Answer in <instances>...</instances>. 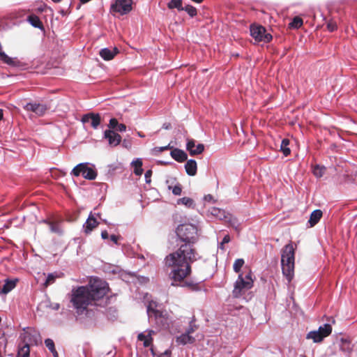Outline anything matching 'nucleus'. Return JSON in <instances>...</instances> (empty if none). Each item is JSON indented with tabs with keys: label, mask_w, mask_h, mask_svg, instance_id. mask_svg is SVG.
<instances>
[{
	"label": "nucleus",
	"mask_w": 357,
	"mask_h": 357,
	"mask_svg": "<svg viewBox=\"0 0 357 357\" xmlns=\"http://www.w3.org/2000/svg\"><path fill=\"white\" fill-rule=\"evenodd\" d=\"M104 137L108 140L109 145L116 146L121 140V137L112 130H106L104 132Z\"/></svg>",
	"instance_id": "13"
},
{
	"label": "nucleus",
	"mask_w": 357,
	"mask_h": 357,
	"mask_svg": "<svg viewBox=\"0 0 357 357\" xmlns=\"http://www.w3.org/2000/svg\"><path fill=\"white\" fill-rule=\"evenodd\" d=\"M165 147H167V150L172 149V147L170 146V144L165 146Z\"/></svg>",
	"instance_id": "56"
},
{
	"label": "nucleus",
	"mask_w": 357,
	"mask_h": 357,
	"mask_svg": "<svg viewBox=\"0 0 357 357\" xmlns=\"http://www.w3.org/2000/svg\"><path fill=\"white\" fill-rule=\"evenodd\" d=\"M90 0H80V1L82 3H87L88 1H89Z\"/></svg>",
	"instance_id": "52"
},
{
	"label": "nucleus",
	"mask_w": 357,
	"mask_h": 357,
	"mask_svg": "<svg viewBox=\"0 0 357 357\" xmlns=\"http://www.w3.org/2000/svg\"><path fill=\"white\" fill-rule=\"evenodd\" d=\"M183 10H185L191 17H194L197 15V9L192 6H186L185 8H183Z\"/></svg>",
	"instance_id": "36"
},
{
	"label": "nucleus",
	"mask_w": 357,
	"mask_h": 357,
	"mask_svg": "<svg viewBox=\"0 0 357 357\" xmlns=\"http://www.w3.org/2000/svg\"><path fill=\"white\" fill-rule=\"evenodd\" d=\"M45 346L47 347V349L50 351V352L52 354V355L56 354V350L54 347V343L52 340L51 339H46L45 340Z\"/></svg>",
	"instance_id": "32"
},
{
	"label": "nucleus",
	"mask_w": 357,
	"mask_h": 357,
	"mask_svg": "<svg viewBox=\"0 0 357 357\" xmlns=\"http://www.w3.org/2000/svg\"><path fill=\"white\" fill-rule=\"evenodd\" d=\"M204 199L206 201H211L213 199V197L211 195H208L205 196Z\"/></svg>",
	"instance_id": "48"
},
{
	"label": "nucleus",
	"mask_w": 357,
	"mask_h": 357,
	"mask_svg": "<svg viewBox=\"0 0 357 357\" xmlns=\"http://www.w3.org/2000/svg\"><path fill=\"white\" fill-rule=\"evenodd\" d=\"M1 339H2V341L1 342V343L6 344V338L3 336L1 337Z\"/></svg>",
	"instance_id": "50"
},
{
	"label": "nucleus",
	"mask_w": 357,
	"mask_h": 357,
	"mask_svg": "<svg viewBox=\"0 0 357 357\" xmlns=\"http://www.w3.org/2000/svg\"><path fill=\"white\" fill-rule=\"evenodd\" d=\"M118 50L114 48L113 50L109 48H103L100 51V56L106 61L112 59L114 56L117 54Z\"/></svg>",
	"instance_id": "21"
},
{
	"label": "nucleus",
	"mask_w": 357,
	"mask_h": 357,
	"mask_svg": "<svg viewBox=\"0 0 357 357\" xmlns=\"http://www.w3.org/2000/svg\"><path fill=\"white\" fill-rule=\"evenodd\" d=\"M195 341L194 337L190 335L189 334L184 333L179 336L176 337V342L178 345H185L187 344H192Z\"/></svg>",
	"instance_id": "16"
},
{
	"label": "nucleus",
	"mask_w": 357,
	"mask_h": 357,
	"mask_svg": "<svg viewBox=\"0 0 357 357\" xmlns=\"http://www.w3.org/2000/svg\"><path fill=\"white\" fill-rule=\"evenodd\" d=\"M53 357H59L58 353L56 352V354L53 355Z\"/></svg>",
	"instance_id": "59"
},
{
	"label": "nucleus",
	"mask_w": 357,
	"mask_h": 357,
	"mask_svg": "<svg viewBox=\"0 0 357 357\" xmlns=\"http://www.w3.org/2000/svg\"><path fill=\"white\" fill-rule=\"evenodd\" d=\"M158 307L155 301H150L147 305L148 316L150 319L154 317L158 324L166 327L169 325L168 314L166 311L158 309Z\"/></svg>",
	"instance_id": "5"
},
{
	"label": "nucleus",
	"mask_w": 357,
	"mask_h": 357,
	"mask_svg": "<svg viewBox=\"0 0 357 357\" xmlns=\"http://www.w3.org/2000/svg\"><path fill=\"white\" fill-rule=\"evenodd\" d=\"M198 229L195 225H180L176 229V234L184 242L174 252L169 254L165 258V264L172 268L169 273L172 280V284L178 285L179 283L190 275L191 273L190 264L198 259V254L192 247L197 239Z\"/></svg>",
	"instance_id": "1"
},
{
	"label": "nucleus",
	"mask_w": 357,
	"mask_h": 357,
	"mask_svg": "<svg viewBox=\"0 0 357 357\" xmlns=\"http://www.w3.org/2000/svg\"><path fill=\"white\" fill-rule=\"evenodd\" d=\"M3 111L1 109H0V121L3 119Z\"/></svg>",
	"instance_id": "51"
},
{
	"label": "nucleus",
	"mask_w": 357,
	"mask_h": 357,
	"mask_svg": "<svg viewBox=\"0 0 357 357\" xmlns=\"http://www.w3.org/2000/svg\"><path fill=\"white\" fill-rule=\"evenodd\" d=\"M49 225H50V229L51 231L54 232V233H58V234L61 233V229L58 224H54V223L50 222V223H49Z\"/></svg>",
	"instance_id": "37"
},
{
	"label": "nucleus",
	"mask_w": 357,
	"mask_h": 357,
	"mask_svg": "<svg viewBox=\"0 0 357 357\" xmlns=\"http://www.w3.org/2000/svg\"><path fill=\"white\" fill-rule=\"evenodd\" d=\"M332 332V326L329 324L320 326L317 330L309 332L306 338L312 340L314 343H319Z\"/></svg>",
	"instance_id": "6"
},
{
	"label": "nucleus",
	"mask_w": 357,
	"mask_h": 357,
	"mask_svg": "<svg viewBox=\"0 0 357 357\" xmlns=\"http://www.w3.org/2000/svg\"><path fill=\"white\" fill-rule=\"evenodd\" d=\"M182 189L180 185H176L172 188V193L175 195H180L181 193Z\"/></svg>",
	"instance_id": "38"
},
{
	"label": "nucleus",
	"mask_w": 357,
	"mask_h": 357,
	"mask_svg": "<svg viewBox=\"0 0 357 357\" xmlns=\"http://www.w3.org/2000/svg\"><path fill=\"white\" fill-rule=\"evenodd\" d=\"M289 25L291 28L298 29L303 25V20L299 17H295Z\"/></svg>",
	"instance_id": "33"
},
{
	"label": "nucleus",
	"mask_w": 357,
	"mask_h": 357,
	"mask_svg": "<svg viewBox=\"0 0 357 357\" xmlns=\"http://www.w3.org/2000/svg\"><path fill=\"white\" fill-rule=\"evenodd\" d=\"M119 236L116 235H111L110 236L111 241L114 242V243H115L116 245H118V240L119 239Z\"/></svg>",
	"instance_id": "44"
},
{
	"label": "nucleus",
	"mask_w": 357,
	"mask_h": 357,
	"mask_svg": "<svg viewBox=\"0 0 357 357\" xmlns=\"http://www.w3.org/2000/svg\"><path fill=\"white\" fill-rule=\"evenodd\" d=\"M81 121L83 123L90 122L91 126L96 129L100 123V116L98 114L89 113L82 117Z\"/></svg>",
	"instance_id": "10"
},
{
	"label": "nucleus",
	"mask_w": 357,
	"mask_h": 357,
	"mask_svg": "<svg viewBox=\"0 0 357 357\" xmlns=\"http://www.w3.org/2000/svg\"><path fill=\"white\" fill-rule=\"evenodd\" d=\"M254 279L250 269L238 274L234 284L233 296L239 298L253 287Z\"/></svg>",
	"instance_id": "4"
},
{
	"label": "nucleus",
	"mask_w": 357,
	"mask_h": 357,
	"mask_svg": "<svg viewBox=\"0 0 357 357\" xmlns=\"http://www.w3.org/2000/svg\"><path fill=\"white\" fill-rule=\"evenodd\" d=\"M71 174L75 176L82 175L84 178L89 180H93L97 176L95 169L88 163H80L77 165L73 169Z\"/></svg>",
	"instance_id": "7"
},
{
	"label": "nucleus",
	"mask_w": 357,
	"mask_h": 357,
	"mask_svg": "<svg viewBox=\"0 0 357 357\" xmlns=\"http://www.w3.org/2000/svg\"><path fill=\"white\" fill-rule=\"evenodd\" d=\"M131 165L134 167V173L137 176H141L143 173L142 161L140 158L133 160Z\"/></svg>",
	"instance_id": "24"
},
{
	"label": "nucleus",
	"mask_w": 357,
	"mask_h": 357,
	"mask_svg": "<svg viewBox=\"0 0 357 357\" xmlns=\"http://www.w3.org/2000/svg\"><path fill=\"white\" fill-rule=\"evenodd\" d=\"M325 169L324 166L317 165L313 167L312 172L316 177L321 178L324 174Z\"/></svg>",
	"instance_id": "27"
},
{
	"label": "nucleus",
	"mask_w": 357,
	"mask_h": 357,
	"mask_svg": "<svg viewBox=\"0 0 357 357\" xmlns=\"http://www.w3.org/2000/svg\"><path fill=\"white\" fill-rule=\"evenodd\" d=\"M211 213L213 216L220 220L227 219L229 215V214L227 213L224 210L215 207L211 209Z\"/></svg>",
	"instance_id": "23"
},
{
	"label": "nucleus",
	"mask_w": 357,
	"mask_h": 357,
	"mask_svg": "<svg viewBox=\"0 0 357 357\" xmlns=\"http://www.w3.org/2000/svg\"><path fill=\"white\" fill-rule=\"evenodd\" d=\"M24 108L26 111L33 112L38 116L43 115L47 110V107L45 105L39 103L29 102L24 106Z\"/></svg>",
	"instance_id": "12"
},
{
	"label": "nucleus",
	"mask_w": 357,
	"mask_h": 357,
	"mask_svg": "<svg viewBox=\"0 0 357 357\" xmlns=\"http://www.w3.org/2000/svg\"><path fill=\"white\" fill-rule=\"evenodd\" d=\"M295 249L291 243L286 245L282 251L281 265L282 273L289 282L294 275Z\"/></svg>",
	"instance_id": "3"
},
{
	"label": "nucleus",
	"mask_w": 357,
	"mask_h": 357,
	"mask_svg": "<svg viewBox=\"0 0 357 357\" xmlns=\"http://www.w3.org/2000/svg\"><path fill=\"white\" fill-rule=\"evenodd\" d=\"M170 355L171 352L167 350L164 353L161 354L158 357H170Z\"/></svg>",
	"instance_id": "46"
},
{
	"label": "nucleus",
	"mask_w": 357,
	"mask_h": 357,
	"mask_svg": "<svg viewBox=\"0 0 357 357\" xmlns=\"http://www.w3.org/2000/svg\"><path fill=\"white\" fill-rule=\"evenodd\" d=\"M101 237H102V238H103V239H107V238H108L109 235H108V233H107V231L106 230L102 231L101 232Z\"/></svg>",
	"instance_id": "47"
},
{
	"label": "nucleus",
	"mask_w": 357,
	"mask_h": 357,
	"mask_svg": "<svg viewBox=\"0 0 357 357\" xmlns=\"http://www.w3.org/2000/svg\"><path fill=\"white\" fill-rule=\"evenodd\" d=\"M153 333V331H148L144 333H141L138 335L137 338L139 341L143 342V344L145 347H148L152 344V335Z\"/></svg>",
	"instance_id": "15"
},
{
	"label": "nucleus",
	"mask_w": 357,
	"mask_h": 357,
	"mask_svg": "<svg viewBox=\"0 0 357 357\" xmlns=\"http://www.w3.org/2000/svg\"><path fill=\"white\" fill-rule=\"evenodd\" d=\"M116 130L118 131H120V132H123L126 130V125L123 124V123H119L117 128H116Z\"/></svg>",
	"instance_id": "42"
},
{
	"label": "nucleus",
	"mask_w": 357,
	"mask_h": 357,
	"mask_svg": "<svg viewBox=\"0 0 357 357\" xmlns=\"http://www.w3.org/2000/svg\"><path fill=\"white\" fill-rule=\"evenodd\" d=\"M98 225V222L94 215L91 213L84 225V230L86 234H90L92 230Z\"/></svg>",
	"instance_id": "14"
},
{
	"label": "nucleus",
	"mask_w": 357,
	"mask_h": 357,
	"mask_svg": "<svg viewBox=\"0 0 357 357\" xmlns=\"http://www.w3.org/2000/svg\"><path fill=\"white\" fill-rule=\"evenodd\" d=\"M108 291L105 281L93 279L88 286H81L73 289L71 303L78 314H87L89 305L102 298Z\"/></svg>",
	"instance_id": "2"
},
{
	"label": "nucleus",
	"mask_w": 357,
	"mask_h": 357,
	"mask_svg": "<svg viewBox=\"0 0 357 357\" xmlns=\"http://www.w3.org/2000/svg\"><path fill=\"white\" fill-rule=\"evenodd\" d=\"M219 248L224 250V245H222V243H220Z\"/></svg>",
	"instance_id": "54"
},
{
	"label": "nucleus",
	"mask_w": 357,
	"mask_h": 357,
	"mask_svg": "<svg viewBox=\"0 0 357 357\" xmlns=\"http://www.w3.org/2000/svg\"><path fill=\"white\" fill-rule=\"evenodd\" d=\"M17 282V279L15 280H6L4 284L0 287V293L6 294L13 290Z\"/></svg>",
	"instance_id": "17"
},
{
	"label": "nucleus",
	"mask_w": 357,
	"mask_h": 357,
	"mask_svg": "<svg viewBox=\"0 0 357 357\" xmlns=\"http://www.w3.org/2000/svg\"><path fill=\"white\" fill-rule=\"evenodd\" d=\"M31 331H32V330H31V329H28V331L25 332V334H26V335H27V334H29Z\"/></svg>",
	"instance_id": "55"
},
{
	"label": "nucleus",
	"mask_w": 357,
	"mask_h": 357,
	"mask_svg": "<svg viewBox=\"0 0 357 357\" xmlns=\"http://www.w3.org/2000/svg\"><path fill=\"white\" fill-rule=\"evenodd\" d=\"M171 156L176 161L181 162L187 160L188 155L186 153L178 149H174L171 151Z\"/></svg>",
	"instance_id": "20"
},
{
	"label": "nucleus",
	"mask_w": 357,
	"mask_h": 357,
	"mask_svg": "<svg viewBox=\"0 0 357 357\" xmlns=\"http://www.w3.org/2000/svg\"><path fill=\"white\" fill-rule=\"evenodd\" d=\"M59 277V275L56 273H50L47 276V279L45 282V286L47 287L48 285L54 282L56 278Z\"/></svg>",
	"instance_id": "34"
},
{
	"label": "nucleus",
	"mask_w": 357,
	"mask_h": 357,
	"mask_svg": "<svg viewBox=\"0 0 357 357\" xmlns=\"http://www.w3.org/2000/svg\"><path fill=\"white\" fill-rule=\"evenodd\" d=\"M152 172L151 170H148L145 173V180L146 183L151 182V176Z\"/></svg>",
	"instance_id": "41"
},
{
	"label": "nucleus",
	"mask_w": 357,
	"mask_h": 357,
	"mask_svg": "<svg viewBox=\"0 0 357 357\" xmlns=\"http://www.w3.org/2000/svg\"><path fill=\"white\" fill-rule=\"evenodd\" d=\"M156 149H157L158 150V151H160V152H162V151H163L167 150V147H165V146H160V147H158V148H156Z\"/></svg>",
	"instance_id": "49"
},
{
	"label": "nucleus",
	"mask_w": 357,
	"mask_h": 357,
	"mask_svg": "<svg viewBox=\"0 0 357 357\" xmlns=\"http://www.w3.org/2000/svg\"><path fill=\"white\" fill-rule=\"evenodd\" d=\"M49 307L52 308L54 310H58L60 307V305L59 303H50L48 305Z\"/></svg>",
	"instance_id": "43"
},
{
	"label": "nucleus",
	"mask_w": 357,
	"mask_h": 357,
	"mask_svg": "<svg viewBox=\"0 0 357 357\" xmlns=\"http://www.w3.org/2000/svg\"><path fill=\"white\" fill-rule=\"evenodd\" d=\"M96 215L100 218V213H97Z\"/></svg>",
	"instance_id": "60"
},
{
	"label": "nucleus",
	"mask_w": 357,
	"mask_h": 357,
	"mask_svg": "<svg viewBox=\"0 0 357 357\" xmlns=\"http://www.w3.org/2000/svg\"><path fill=\"white\" fill-rule=\"evenodd\" d=\"M230 241V237L229 235H225L222 241V245L225 243H228Z\"/></svg>",
	"instance_id": "45"
},
{
	"label": "nucleus",
	"mask_w": 357,
	"mask_h": 357,
	"mask_svg": "<svg viewBox=\"0 0 357 357\" xmlns=\"http://www.w3.org/2000/svg\"><path fill=\"white\" fill-rule=\"evenodd\" d=\"M244 264H245V261L243 259H237L236 260H235L234 265H233V269H234V272L237 273L238 274L241 273V269L243 266Z\"/></svg>",
	"instance_id": "30"
},
{
	"label": "nucleus",
	"mask_w": 357,
	"mask_h": 357,
	"mask_svg": "<svg viewBox=\"0 0 357 357\" xmlns=\"http://www.w3.org/2000/svg\"><path fill=\"white\" fill-rule=\"evenodd\" d=\"M55 3H59L60 2L61 0H52Z\"/></svg>",
	"instance_id": "57"
},
{
	"label": "nucleus",
	"mask_w": 357,
	"mask_h": 357,
	"mask_svg": "<svg viewBox=\"0 0 357 357\" xmlns=\"http://www.w3.org/2000/svg\"><path fill=\"white\" fill-rule=\"evenodd\" d=\"M119 125L118 121L116 119H111L109 123V128H116Z\"/></svg>",
	"instance_id": "39"
},
{
	"label": "nucleus",
	"mask_w": 357,
	"mask_h": 357,
	"mask_svg": "<svg viewBox=\"0 0 357 357\" xmlns=\"http://www.w3.org/2000/svg\"><path fill=\"white\" fill-rule=\"evenodd\" d=\"M29 347L26 344L19 349L17 357H29Z\"/></svg>",
	"instance_id": "28"
},
{
	"label": "nucleus",
	"mask_w": 357,
	"mask_h": 357,
	"mask_svg": "<svg viewBox=\"0 0 357 357\" xmlns=\"http://www.w3.org/2000/svg\"><path fill=\"white\" fill-rule=\"evenodd\" d=\"M186 149L191 155H195L202 153L204 150V146L202 144L195 145L194 139H188Z\"/></svg>",
	"instance_id": "11"
},
{
	"label": "nucleus",
	"mask_w": 357,
	"mask_h": 357,
	"mask_svg": "<svg viewBox=\"0 0 357 357\" xmlns=\"http://www.w3.org/2000/svg\"><path fill=\"white\" fill-rule=\"evenodd\" d=\"M323 215V213L321 210L317 209L313 211L310 216V219L308 220V224L310 227H312L316 225Z\"/></svg>",
	"instance_id": "19"
},
{
	"label": "nucleus",
	"mask_w": 357,
	"mask_h": 357,
	"mask_svg": "<svg viewBox=\"0 0 357 357\" xmlns=\"http://www.w3.org/2000/svg\"><path fill=\"white\" fill-rule=\"evenodd\" d=\"M194 321H195V319H193L190 322L189 326L185 331V333L189 334L190 335V334L193 333L198 328L197 326L194 323Z\"/></svg>",
	"instance_id": "35"
},
{
	"label": "nucleus",
	"mask_w": 357,
	"mask_h": 357,
	"mask_svg": "<svg viewBox=\"0 0 357 357\" xmlns=\"http://www.w3.org/2000/svg\"><path fill=\"white\" fill-rule=\"evenodd\" d=\"M289 141L287 139H282L281 142L280 149L285 156H287L290 153V149L288 147Z\"/></svg>",
	"instance_id": "29"
},
{
	"label": "nucleus",
	"mask_w": 357,
	"mask_h": 357,
	"mask_svg": "<svg viewBox=\"0 0 357 357\" xmlns=\"http://www.w3.org/2000/svg\"><path fill=\"white\" fill-rule=\"evenodd\" d=\"M250 34L259 42L268 43L272 39V36L266 33L265 28L259 25H252L250 26Z\"/></svg>",
	"instance_id": "9"
},
{
	"label": "nucleus",
	"mask_w": 357,
	"mask_h": 357,
	"mask_svg": "<svg viewBox=\"0 0 357 357\" xmlns=\"http://www.w3.org/2000/svg\"><path fill=\"white\" fill-rule=\"evenodd\" d=\"M327 28L330 31H333L336 29L337 28V26H336V24L333 22H330L328 23L327 24Z\"/></svg>",
	"instance_id": "40"
},
{
	"label": "nucleus",
	"mask_w": 357,
	"mask_h": 357,
	"mask_svg": "<svg viewBox=\"0 0 357 357\" xmlns=\"http://www.w3.org/2000/svg\"><path fill=\"white\" fill-rule=\"evenodd\" d=\"M163 128H165V129H168L169 128V125L164 124L163 125Z\"/></svg>",
	"instance_id": "53"
},
{
	"label": "nucleus",
	"mask_w": 357,
	"mask_h": 357,
	"mask_svg": "<svg viewBox=\"0 0 357 357\" xmlns=\"http://www.w3.org/2000/svg\"><path fill=\"white\" fill-rule=\"evenodd\" d=\"M29 23L36 28H40L42 26L40 19L36 15H31L28 19Z\"/></svg>",
	"instance_id": "31"
},
{
	"label": "nucleus",
	"mask_w": 357,
	"mask_h": 357,
	"mask_svg": "<svg viewBox=\"0 0 357 357\" xmlns=\"http://www.w3.org/2000/svg\"><path fill=\"white\" fill-rule=\"evenodd\" d=\"M132 0H115L111 5V12L126 15L132 10Z\"/></svg>",
	"instance_id": "8"
},
{
	"label": "nucleus",
	"mask_w": 357,
	"mask_h": 357,
	"mask_svg": "<svg viewBox=\"0 0 357 357\" xmlns=\"http://www.w3.org/2000/svg\"><path fill=\"white\" fill-rule=\"evenodd\" d=\"M167 6L169 9L177 8L178 10H183L181 0H171Z\"/></svg>",
	"instance_id": "26"
},
{
	"label": "nucleus",
	"mask_w": 357,
	"mask_h": 357,
	"mask_svg": "<svg viewBox=\"0 0 357 357\" xmlns=\"http://www.w3.org/2000/svg\"><path fill=\"white\" fill-rule=\"evenodd\" d=\"M186 173L189 176H195L197 174V165L195 160H189L185 165Z\"/></svg>",
	"instance_id": "22"
},
{
	"label": "nucleus",
	"mask_w": 357,
	"mask_h": 357,
	"mask_svg": "<svg viewBox=\"0 0 357 357\" xmlns=\"http://www.w3.org/2000/svg\"><path fill=\"white\" fill-rule=\"evenodd\" d=\"M340 349L345 354H350L353 350V345L349 339L341 337L340 340Z\"/></svg>",
	"instance_id": "18"
},
{
	"label": "nucleus",
	"mask_w": 357,
	"mask_h": 357,
	"mask_svg": "<svg viewBox=\"0 0 357 357\" xmlns=\"http://www.w3.org/2000/svg\"><path fill=\"white\" fill-rule=\"evenodd\" d=\"M177 204L184 205L188 208L194 207V201L190 197H183L181 199H178L177 201Z\"/></svg>",
	"instance_id": "25"
},
{
	"label": "nucleus",
	"mask_w": 357,
	"mask_h": 357,
	"mask_svg": "<svg viewBox=\"0 0 357 357\" xmlns=\"http://www.w3.org/2000/svg\"><path fill=\"white\" fill-rule=\"evenodd\" d=\"M138 135H139V137H144V135H142V134H141V132H138Z\"/></svg>",
	"instance_id": "58"
}]
</instances>
